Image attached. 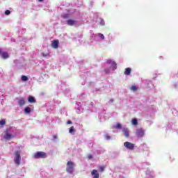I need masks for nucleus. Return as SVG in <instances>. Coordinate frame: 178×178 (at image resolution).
I'll return each mask as SVG.
<instances>
[{"label":"nucleus","mask_w":178,"mask_h":178,"mask_svg":"<svg viewBox=\"0 0 178 178\" xmlns=\"http://www.w3.org/2000/svg\"><path fill=\"white\" fill-rule=\"evenodd\" d=\"M17 134V129L15 127H10L6 129L2 134L3 138L6 140V141H9V140H12V138H15L16 135Z\"/></svg>","instance_id":"obj_1"},{"label":"nucleus","mask_w":178,"mask_h":178,"mask_svg":"<svg viewBox=\"0 0 178 178\" xmlns=\"http://www.w3.org/2000/svg\"><path fill=\"white\" fill-rule=\"evenodd\" d=\"M81 76L82 78H84L86 77V76H88L86 79V83L88 86H90V87H94V86H95V80H97V78L95 74L91 75V74H90V71L87 70Z\"/></svg>","instance_id":"obj_2"},{"label":"nucleus","mask_w":178,"mask_h":178,"mask_svg":"<svg viewBox=\"0 0 178 178\" xmlns=\"http://www.w3.org/2000/svg\"><path fill=\"white\" fill-rule=\"evenodd\" d=\"M106 68L104 69L106 74H109L111 72H115L118 68V64L112 60H108L106 63Z\"/></svg>","instance_id":"obj_3"},{"label":"nucleus","mask_w":178,"mask_h":178,"mask_svg":"<svg viewBox=\"0 0 178 178\" xmlns=\"http://www.w3.org/2000/svg\"><path fill=\"white\" fill-rule=\"evenodd\" d=\"M105 40V35L102 33L91 34L90 38V45H94V42H101Z\"/></svg>","instance_id":"obj_4"},{"label":"nucleus","mask_w":178,"mask_h":178,"mask_svg":"<svg viewBox=\"0 0 178 178\" xmlns=\"http://www.w3.org/2000/svg\"><path fill=\"white\" fill-rule=\"evenodd\" d=\"M13 161L16 166H19L22 163V154L20 150H17L14 152Z\"/></svg>","instance_id":"obj_5"},{"label":"nucleus","mask_w":178,"mask_h":178,"mask_svg":"<svg viewBox=\"0 0 178 178\" xmlns=\"http://www.w3.org/2000/svg\"><path fill=\"white\" fill-rule=\"evenodd\" d=\"M14 63L15 65L16 69H26V63L24 58H20L19 60H15Z\"/></svg>","instance_id":"obj_6"},{"label":"nucleus","mask_w":178,"mask_h":178,"mask_svg":"<svg viewBox=\"0 0 178 178\" xmlns=\"http://www.w3.org/2000/svg\"><path fill=\"white\" fill-rule=\"evenodd\" d=\"M66 170L70 175H73V172H74V163L72 161H68L67 163Z\"/></svg>","instance_id":"obj_7"},{"label":"nucleus","mask_w":178,"mask_h":178,"mask_svg":"<svg viewBox=\"0 0 178 178\" xmlns=\"http://www.w3.org/2000/svg\"><path fill=\"white\" fill-rule=\"evenodd\" d=\"M34 159H44L47 158V153L44 152H38L33 154Z\"/></svg>","instance_id":"obj_8"},{"label":"nucleus","mask_w":178,"mask_h":178,"mask_svg":"<svg viewBox=\"0 0 178 178\" xmlns=\"http://www.w3.org/2000/svg\"><path fill=\"white\" fill-rule=\"evenodd\" d=\"M76 113L80 114L83 111L87 109V106H83L81 102L76 103V106L75 107Z\"/></svg>","instance_id":"obj_9"},{"label":"nucleus","mask_w":178,"mask_h":178,"mask_svg":"<svg viewBox=\"0 0 178 178\" xmlns=\"http://www.w3.org/2000/svg\"><path fill=\"white\" fill-rule=\"evenodd\" d=\"M145 131L143 129H136V136L138 138H143L144 137V134Z\"/></svg>","instance_id":"obj_10"},{"label":"nucleus","mask_w":178,"mask_h":178,"mask_svg":"<svg viewBox=\"0 0 178 178\" xmlns=\"http://www.w3.org/2000/svg\"><path fill=\"white\" fill-rule=\"evenodd\" d=\"M124 147H125V148H127V149H129V151H133V149H134V144L130 142H125L124 143Z\"/></svg>","instance_id":"obj_11"},{"label":"nucleus","mask_w":178,"mask_h":178,"mask_svg":"<svg viewBox=\"0 0 178 178\" xmlns=\"http://www.w3.org/2000/svg\"><path fill=\"white\" fill-rule=\"evenodd\" d=\"M122 131L124 136V137H126L127 138L129 137L130 136V131H129V128L124 127L122 129Z\"/></svg>","instance_id":"obj_12"},{"label":"nucleus","mask_w":178,"mask_h":178,"mask_svg":"<svg viewBox=\"0 0 178 178\" xmlns=\"http://www.w3.org/2000/svg\"><path fill=\"white\" fill-rule=\"evenodd\" d=\"M155 177V174L154 173V171L151 170H147L146 171V177L145 178H154Z\"/></svg>","instance_id":"obj_13"},{"label":"nucleus","mask_w":178,"mask_h":178,"mask_svg":"<svg viewBox=\"0 0 178 178\" xmlns=\"http://www.w3.org/2000/svg\"><path fill=\"white\" fill-rule=\"evenodd\" d=\"M0 56L3 59H8V58H9V54L7 52L3 51L2 49H0Z\"/></svg>","instance_id":"obj_14"},{"label":"nucleus","mask_w":178,"mask_h":178,"mask_svg":"<svg viewBox=\"0 0 178 178\" xmlns=\"http://www.w3.org/2000/svg\"><path fill=\"white\" fill-rule=\"evenodd\" d=\"M103 88H95L92 90L93 94H101L102 92Z\"/></svg>","instance_id":"obj_15"},{"label":"nucleus","mask_w":178,"mask_h":178,"mask_svg":"<svg viewBox=\"0 0 178 178\" xmlns=\"http://www.w3.org/2000/svg\"><path fill=\"white\" fill-rule=\"evenodd\" d=\"M104 115H105V111H104L102 113H99V119L100 122H104V120H106L107 118Z\"/></svg>","instance_id":"obj_16"},{"label":"nucleus","mask_w":178,"mask_h":178,"mask_svg":"<svg viewBox=\"0 0 178 178\" xmlns=\"http://www.w3.org/2000/svg\"><path fill=\"white\" fill-rule=\"evenodd\" d=\"M91 175L93 178H99V173L97 170H93L91 172Z\"/></svg>","instance_id":"obj_17"},{"label":"nucleus","mask_w":178,"mask_h":178,"mask_svg":"<svg viewBox=\"0 0 178 178\" xmlns=\"http://www.w3.org/2000/svg\"><path fill=\"white\" fill-rule=\"evenodd\" d=\"M51 47L55 49L58 48L59 47V40H54L52 42Z\"/></svg>","instance_id":"obj_18"},{"label":"nucleus","mask_w":178,"mask_h":178,"mask_svg":"<svg viewBox=\"0 0 178 178\" xmlns=\"http://www.w3.org/2000/svg\"><path fill=\"white\" fill-rule=\"evenodd\" d=\"M67 24L68 26H74L76 24V21L73 19L67 20Z\"/></svg>","instance_id":"obj_19"},{"label":"nucleus","mask_w":178,"mask_h":178,"mask_svg":"<svg viewBox=\"0 0 178 178\" xmlns=\"http://www.w3.org/2000/svg\"><path fill=\"white\" fill-rule=\"evenodd\" d=\"M28 102L30 104H34L35 102V98L33 96H29L28 97Z\"/></svg>","instance_id":"obj_20"},{"label":"nucleus","mask_w":178,"mask_h":178,"mask_svg":"<svg viewBox=\"0 0 178 178\" xmlns=\"http://www.w3.org/2000/svg\"><path fill=\"white\" fill-rule=\"evenodd\" d=\"M131 73V68L127 67L125 69L124 74H126L127 76H130Z\"/></svg>","instance_id":"obj_21"},{"label":"nucleus","mask_w":178,"mask_h":178,"mask_svg":"<svg viewBox=\"0 0 178 178\" xmlns=\"http://www.w3.org/2000/svg\"><path fill=\"white\" fill-rule=\"evenodd\" d=\"M25 104H26V101H24V99L22 98L18 101V105H19V106H23V105H25Z\"/></svg>","instance_id":"obj_22"},{"label":"nucleus","mask_w":178,"mask_h":178,"mask_svg":"<svg viewBox=\"0 0 178 178\" xmlns=\"http://www.w3.org/2000/svg\"><path fill=\"white\" fill-rule=\"evenodd\" d=\"M24 113H25L26 115H29V114L31 113V108H30V107H26V108H24Z\"/></svg>","instance_id":"obj_23"},{"label":"nucleus","mask_w":178,"mask_h":178,"mask_svg":"<svg viewBox=\"0 0 178 178\" xmlns=\"http://www.w3.org/2000/svg\"><path fill=\"white\" fill-rule=\"evenodd\" d=\"M76 6H77L78 8L81 6V5H83V1L81 0H78L77 2L75 3Z\"/></svg>","instance_id":"obj_24"},{"label":"nucleus","mask_w":178,"mask_h":178,"mask_svg":"<svg viewBox=\"0 0 178 178\" xmlns=\"http://www.w3.org/2000/svg\"><path fill=\"white\" fill-rule=\"evenodd\" d=\"M22 81H29V77L26 75H22L21 77Z\"/></svg>","instance_id":"obj_25"},{"label":"nucleus","mask_w":178,"mask_h":178,"mask_svg":"<svg viewBox=\"0 0 178 178\" xmlns=\"http://www.w3.org/2000/svg\"><path fill=\"white\" fill-rule=\"evenodd\" d=\"M132 124H134V126H137V124H138V120H137L136 118H134L132 120Z\"/></svg>","instance_id":"obj_26"},{"label":"nucleus","mask_w":178,"mask_h":178,"mask_svg":"<svg viewBox=\"0 0 178 178\" xmlns=\"http://www.w3.org/2000/svg\"><path fill=\"white\" fill-rule=\"evenodd\" d=\"M115 129H117L118 130H121V129H122V124L117 123L116 126L115 127Z\"/></svg>","instance_id":"obj_27"},{"label":"nucleus","mask_w":178,"mask_h":178,"mask_svg":"<svg viewBox=\"0 0 178 178\" xmlns=\"http://www.w3.org/2000/svg\"><path fill=\"white\" fill-rule=\"evenodd\" d=\"M69 133H70V134H73V133H74V126H72V127L70 128Z\"/></svg>","instance_id":"obj_28"},{"label":"nucleus","mask_w":178,"mask_h":178,"mask_svg":"<svg viewBox=\"0 0 178 178\" xmlns=\"http://www.w3.org/2000/svg\"><path fill=\"white\" fill-rule=\"evenodd\" d=\"M104 138H105L106 140H111V136H109L108 134H104Z\"/></svg>","instance_id":"obj_29"},{"label":"nucleus","mask_w":178,"mask_h":178,"mask_svg":"<svg viewBox=\"0 0 178 178\" xmlns=\"http://www.w3.org/2000/svg\"><path fill=\"white\" fill-rule=\"evenodd\" d=\"M99 19H100V22H99L100 26H104L105 24V20H104V19L102 18H99Z\"/></svg>","instance_id":"obj_30"},{"label":"nucleus","mask_w":178,"mask_h":178,"mask_svg":"<svg viewBox=\"0 0 178 178\" xmlns=\"http://www.w3.org/2000/svg\"><path fill=\"white\" fill-rule=\"evenodd\" d=\"M131 90L132 91H137V90H138L137 86H132L131 87Z\"/></svg>","instance_id":"obj_31"},{"label":"nucleus","mask_w":178,"mask_h":178,"mask_svg":"<svg viewBox=\"0 0 178 178\" xmlns=\"http://www.w3.org/2000/svg\"><path fill=\"white\" fill-rule=\"evenodd\" d=\"M6 122L5 121V120H1L0 121V126H4V124H6Z\"/></svg>","instance_id":"obj_32"},{"label":"nucleus","mask_w":178,"mask_h":178,"mask_svg":"<svg viewBox=\"0 0 178 178\" xmlns=\"http://www.w3.org/2000/svg\"><path fill=\"white\" fill-rule=\"evenodd\" d=\"M84 97H86V93H82L79 96L80 99H84Z\"/></svg>","instance_id":"obj_33"},{"label":"nucleus","mask_w":178,"mask_h":178,"mask_svg":"<svg viewBox=\"0 0 178 178\" xmlns=\"http://www.w3.org/2000/svg\"><path fill=\"white\" fill-rule=\"evenodd\" d=\"M62 17H63V19H68V17H69V14H64V15H62Z\"/></svg>","instance_id":"obj_34"},{"label":"nucleus","mask_w":178,"mask_h":178,"mask_svg":"<svg viewBox=\"0 0 178 178\" xmlns=\"http://www.w3.org/2000/svg\"><path fill=\"white\" fill-rule=\"evenodd\" d=\"M5 15H6V16H9V15H10V10H6L5 11Z\"/></svg>","instance_id":"obj_35"},{"label":"nucleus","mask_w":178,"mask_h":178,"mask_svg":"<svg viewBox=\"0 0 178 178\" xmlns=\"http://www.w3.org/2000/svg\"><path fill=\"white\" fill-rule=\"evenodd\" d=\"M145 83H146L148 84L149 86V85H150V86H154V85L152 84V82L151 81H145Z\"/></svg>","instance_id":"obj_36"},{"label":"nucleus","mask_w":178,"mask_h":178,"mask_svg":"<svg viewBox=\"0 0 178 178\" xmlns=\"http://www.w3.org/2000/svg\"><path fill=\"white\" fill-rule=\"evenodd\" d=\"M53 139L54 141H56V140H58V136L56 135L53 136Z\"/></svg>","instance_id":"obj_37"},{"label":"nucleus","mask_w":178,"mask_h":178,"mask_svg":"<svg viewBox=\"0 0 178 178\" xmlns=\"http://www.w3.org/2000/svg\"><path fill=\"white\" fill-rule=\"evenodd\" d=\"M88 159H92V156L91 154H89L88 156Z\"/></svg>","instance_id":"obj_38"},{"label":"nucleus","mask_w":178,"mask_h":178,"mask_svg":"<svg viewBox=\"0 0 178 178\" xmlns=\"http://www.w3.org/2000/svg\"><path fill=\"white\" fill-rule=\"evenodd\" d=\"M72 121L71 120H68L67 122V124H72Z\"/></svg>","instance_id":"obj_39"},{"label":"nucleus","mask_w":178,"mask_h":178,"mask_svg":"<svg viewBox=\"0 0 178 178\" xmlns=\"http://www.w3.org/2000/svg\"><path fill=\"white\" fill-rule=\"evenodd\" d=\"M99 169H100V171H101V172H104V167H102H102H99Z\"/></svg>","instance_id":"obj_40"},{"label":"nucleus","mask_w":178,"mask_h":178,"mask_svg":"<svg viewBox=\"0 0 178 178\" xmlns=\"http://www.w3.org/2000/svg\"><path fill=\"white\" fill-rule=\"evenodd\" d=\"M174 87H175V88H177V84H174Z\"/></svg>","instance_id":"obj_41"},{"label":"nucleus","mask_w":178,"mask_h":178,"mask_svg":"<svg viewBox=\"0 0 178 178\" xmlns=\"http://www.w3.org/2000/svg\"><path fill=\"white\" fill-rule=\"evenodd\" d=\"M113 101H114L113 99H110V102H111V103H113Z\"/></svg>","instance_id":"obj_42"},{"label":"nucleus","mask_w":178,"mask_h":178,"mask_svg":"<svg viewBox=\"0 0 178 178\" xmlns=\"http://www.w3.org/2000/svg\"><path fill=\"white\" fill-rule=\"evenodd\" d=\"M38 2H44V0H38Z\"/></svg>","instance_id":"obj_43"},{"label":"nucleus","mask_w":178,"mask_h":178,"mask_svg":"<svg viewBox=\"0 0 178 178\" xmlns=\"http://www.w3.org/2000/svg\"><path fill=\"white\" fill-rule=\"evenodd\" d=\"M57 104H60V101H57Z\"/></svg>","instance_id":"obj_44"},{"label":"nucleus","mask_w":178,"mask_h":178,"mask_svg":"<svg viewBox=\"0 0 178 178\" xmlns=\"http://www.w3.org/2000/svg\"><path fill=\"white\" fill-rule=\"evenodd\" d=\"M149 88H151V86H148Z\"/></svg>","instance_id":"obj_45"},{"label":"nucleus","mask_w":178,"mask_h":178,"mask_svg":"<svg viewBox=\"0 0 178 178\" xmlns=\"http://www.w3.org/2000/svg\"><path fill=\"white\" fill-rule=\"evenodd\" d=\"M0 73H1V71H0Z\"/></svg>","instance_id":"obj_46"}]
</instances>
